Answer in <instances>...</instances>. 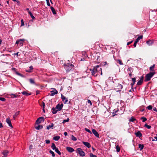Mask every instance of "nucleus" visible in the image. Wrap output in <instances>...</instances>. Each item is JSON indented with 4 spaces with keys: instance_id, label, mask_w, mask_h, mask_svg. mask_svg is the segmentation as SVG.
Segmentation results:
<instances>
[{
    "instance_id": "1",
    "label": "nucleus",
    "mask_w": 157,
    "mask_h": 157,
    "mask_svg": "<svg viewBox=\"0 0 157 157\" xmlns=\"http://www.w3.org/2000/svg\"><path fill=\"white\" fill-rule=\"evenodd\" d=\"M102 70L101 68L99 65L94 67L93 69H90L92 75L94 76H97L98 74L100 71Z\"/></svg>"
},
{
    "instance_id": "2",
    "label": "nucleus",
    "mask_w": 157,
    "mask_h": 157,
    "mask_svg": "<svg viewBox=\"0 0 157 157\" xmlns=\"http://www.w3.org/2000/svg\"><path fill=\"white\" fill-rule=\"evenodd\" d=\"M44 120V118L43 117L38 118L36 122V125L35 128H43V126L39 125V124L43 122Z\"/></svg>"
},
{
    "instance_id": "3",
    "label": "nucleus",
    "mask_w": 157,
    "mask_h": 157,
    "mask_svg": "<svg viewBox=\"0 0 157 157\" xmlns=\"http://www.w3.org/2000/svg\"><path fill=\"white\" fill-rule=\"evenodd\" d=\"M73 65L70 63H67L65 66V68L67 73L73 71L75 69Z\"/></svg>"
},
{
    "instance_id": "4",
    "label": "nucleus",
    "mask_w": 157,
    "mask_h": 157,
    "mask_svg": "<svg viewBox=\"0 0 157 157\" xmlns=\"http://www.w3.org/2000/svg\"><path fill=\"white\" fill-rule=\"evenodd\" d=\"M155 73L156 72L155 71L149 72L146 75L145 77L144 81L145 82L149 81L151 78L155 74Z\"/></svg>"
},
{
    "instance_id": "5",
    "label": "nucleus",
    "mask_w": 157,
    "mask_h": 157,
    "mask_svg": "<svg viewBox=\"0 0 157 157\" xmlns=\"http://www.w3.org/2000/svg\"><path fill=\"white\" fill-rule=\"evenodd\" d=\"M114 86L116 88H115V90L117 92L120 91L123 88V86L121 84L118 83V85L116 83H114Z\"/></svg>"
},
{
    "instance_id": "6",
    "label": "nucleus",
    "mask_w": 157,
    "mask_h": 157,
    "mask_svg": "<svg viewBox=\"0 0 157 157\" xmlns=\"http://www.w3.org/2000/svg\"><path fill=\"white\" fill-rule=\"evenodd\" d=\"M76 152L79 154L80 156L83 157L85 155V153L81 148H78L77 149Z\"/></svg>"
},
{
    "instance_id": "7",
    "label": "nucleus",
    "mask_w": 157,
    "mask_h": 157,
    "mask_svg": "<svg viewBox=\"0 0 157 157\" xmlns=\"http://www.w3.org/2000/svg\"><path fill=\"white\" fill-rule=\"evenodd\" d=\"M63 106V104L62 103L60 105L59 104H58L56 107V109H57V110L59 111H60L62 109Z\"/></svg>"
},
{
    "instance_id": "8",
    "label": "nucleus",
    "mask_w": 157,
    "mask_h": 157,
    "mask_svg": "<svg viewBox=\"0 0 157 157\" xmlns=\"http://www.w3.org/2000/svg\"><path fill=\"white\" fill-rule=\"evenodd\" d=\"M144 78L143 76H141L140 78V79L138 82L136 84V85H137V86L141 85L142 84V83L143 82Z\"/></svg>"
},
{
    "instance_id": "9",
    "label": "nucleus",
    "mask_w": 157,
    "mask_h": 157,
    "mask_svg": "<svg viewBox=\"0 0 157 157\" xmlns=\"http://www.w3.org/2000/svg\"><path fill=\"white\" fill-rule=\"evenodd\" d=\"M12 70L13 71H15V73L16 75L21 77H24V76L22 75L20 73H19L17 71H16V69L15 68H13L12 69Z\"/></svg>"
},
{
    "instance_id": "10",
    "label": "nucleus",
    "mask_w": 157,
    "mask_h": 157,
    "mask_svg": "<svg viewBox=\"0 0 157 157\" xmlns=\"http://www.w3.org/2000/svg\"><path fill=\"white\" fill-rule=\"evenodd\" d=\"M9 153V151L7 150H4L2 152V154L4 155L2 157H6L8 155Z\"/></svg>"
},
{
    "instance_id": "11",
    "label": "nucleus",
    "mask_w": 157,
    "mask_h": 157,
    "mask_svg": "<svg viewBox=\"0 0 157 157\" xmlns=\"http://www.w3.org/2000/svg\"><path fill=\"white\" fill-rule=\"evenodd\" d=\"M93 133L97 137H99V135L97 131L94 129L92 130Z\"/></svg>"
},
{
    "instance_id": "12",
    "label": "nucleus",
    "mask_w": 157,
    "mask_h": 157,
    "mask_svg": "<svg viewBox=\"0 0 157 157\" xmlns=\"http://www.w3.org/2000/svg\"><path fill=\"white\" fill-rule=\"evenodd\" d=\"M6 122L8 124L9 126L13 128V126L11 124L10 120L9 118H7L6 120Z\"/></svg>"
},
{
    "instance_id": "13",
    "label": "nucleus",
    "mask_w": 157,
    "mask_h": 157,
    "mask_svg": "<svg viewBox=\"0 0 157 157\" xmlns=\"http://www.w3.org/2000/svg\"><path fill=\"white\" fill-rule=\"evenodd\" d=\"M66 150L69 152H72L75 151L74 149L72 147H67Z\"/></svg>"
},
{
    "instance_id": "14",
    "label": "nucleus",
    "mask_w": 157,
    "mask_h": 157,
    "mask_svg": "<svg viewBox=\"0 0 157 157\" xmlns=\"http://www.w3.org/2000/svg\"><path fill=\"white\" fill-rule=\"evenodd\" d=\"M132 82L131 83L130 85L131 86L132 88V89L133 86L134 85L136 82V78L135 77L132 78Z\"/></svg>"
},
{
    "instance_id": "15",
    "label": "nucleus",
    "mask_w": 157,
    "mask_h": 157,
    "mask_svg": "<svg viewBox=\"0 0 157 157\" xmlns=\"http://www.w3.org/2000/svg\"><path fill=\"white\" fill-rule=\"evenodd\" d=\"M82 143L84 145L88 148H90L91 147L90 144L88 142L83 141L82 142Z\"/></svg>"
},
{
    "instance_id": "16",
    "label": "nucleus",
    "mask_w": 157,
    "mask_h": 157,
    "mask_svg": "<svg viewBox=\"0 0 157 157\" xmlns=\"http://www.w3.org/2000/svg\"><path fill=\"white\" fill-rule=\"evenodd\" d=\"M135 134L136 136L137 137H140L142 136V134L140 131H138L135 133Z\"/></svg>"
},
{
    "instance_id": "17",
    "label": "nucleus",
    "mask_w": 157,
    "mask_h": 157,
    "mask_svg": "<svg viewBox=\"0 0 157 157\" xmlns=\"http://www.w3.org/2000/svg\"><path fill=\"white\" fill-rule=\"evenodd\" d=\"M60 137L59 136H54L53 138V140L55 141H58L60 139Z\"/></svg>"
},
{
    "instance_id": "18",
    "label": "nucleus",
    "mask_w": 157,
    "mask_h": 157,
    "mask_svg": "<svg viewBox=\"0 0 157 157\" xmlns=\"http://www.w3.org/2000/svg\"><path fill=\"white\" fill-rule=\"evenodd\" d=\"M19 112H20V111H17V112H16L15 114L13 115V120H15V119H16V117L18 115H19Z\"/></svg>"
},
{
    "instance_id": "19",
    "label": "nucleus",
    "mask_w": 157,
    "mask_h": 157,
    "mask_svg": "<svg viewBox=\"0 0 157 157\" xmlns=\"http://www.w3.org/2000/svg\"><path fill=\"white\" fill-rule=\"evenodd\" d=\"M146 43L148 45L150 46L153 44V41L150 40L147 41L146 42Z\"/></svg>"
},
{
    "instance_id": "20",
    "label": "nucleus",
    "mask_w": 157,
    "mask_h": 157,
    "mask_svg": "<svg viewBox=\"0 0 157 157\" xmlns=\"http://www.w3.org/2000/svg\"><path fill=\"white\" fill-rule=\"evenodd\" d=\"M52 109V113L53 114H56L57 112L59 111L57 110V109H56V107L55 108H53Z\"/></svg>"
},
{
    "instance_id": "21",
    "label": "nucleus",
    "mask_w": 157,
    "mask_h": 157,
    "mask_svg": "<svg viewBox=\"0 0 157 157\" xmlns=\"http://www.w3.org/2000/svg\"><path fill=\"white\" fill-rule=\"evenodd\" d=\"M50 8H51V10H52L53 13L54 14H56V12L55 10V9L52 6H51L50 7Z\"/></svg>"
},
{
    "instance_id": "22",
    "label": "nucleus",
    "mask_w": 157,
    "mask_h": 157,
    "mask_svg": "<svg viewBox=\"0 0 157 157\" xmlns=\"http://www.w3.org/2000/svg\"><path fill=\"white\" fill-rule=\"evenodd\" d=\"M25 39H20L17 40L16 44H18L21 41L23 42L25 41Z\"/></svg>"
},
{
    "instance_id": "23",
    "label": "nucleus",
    "mask_w": 157,
    "mask_h": 157,
    "mask_svg": "<svg viewBox=\"0 0 157 157\" xmlns=\"http://www.w3.org/2000/svg\"><path fill=\"white\" fill-rule=\"evenodd\" d=\"M138 145L139 148L140 149V151L142 150L144 148V145L143 144H139Z\"/></svg>"
},
{
    "instance_id": "24",
    "label": "nucleus",
    "mask_w": 157,
    "mask_h": 157,
    "mask_svg": "<svg viewBox=\"0 0 157 157\" xmlns=\"http://www.w3.org/2000/svg\"><path fill=\"white\" fill-rule=\"evenodd\" d=\"M28 13L30 15V16L33 19H35V18L34 17L32 13L30 11H28Z\"/></svg>"
},
{
    "instance_id": "25",
    "label": "nucleus",
    "mask_w": 157,
    "mask_h": 157,
    "mask_svg": "<svg viewBox=\"0 0 157 157\" xmlns=\"http://www.w3.org/2000/svg\"><path fill=\"white\" fill-rule=\"evenodd\" d=\"M33 69V67L32 66H31L29 67V68L28 70H26V71L27 72H30L32 71V70Z\"/></svg>"
},
{
    "instance_id": "26",
    "label": "nucleus",
    "mask_w": 157,
    "mask_h": 157,
    "mask_svg": "<svg viewBox=\"0 0 157 157\" xmlns=\"http://www.w3.org/2000/svg\"><path fill=\"white\" fill-rule=\"evenodd\" d=\"M53 89L55 90L56 91L52 93L50 95L51 96H53L55 94H57L58 93V91L55 89Z\"/></svg>"
},
{
    "instance_id": "27",
    "label": "nucleus",
    "mask_w": 157,
    "mask_h": 157,
    "mask_svg": "<svg viewBox=\"0 0 157 157\" xmlns=\"http://www.w3.org/2000/svg\"><path fill=\"white\" fill-rule=\"evenodd\" d=\"M21 93L23 95H25L26 96H29V95H30L31 94H29V93H27L26 91L22 92Z\"/></svg>"
},
{
    "instance_id": "28",
    "label": "nucleus",
    "mask_w": 157,
    "mask_h": 157,
    "mask_svg": "<svg viewBox=\"0 0 157 157\" xmlns=\"http://www.w3.org/2000/svg\"><path fill=\"white\" fill-rule=\"evenodd\" d=\"M51 147L52 148V149L53 150H55L56 149V148H57V147H56L55 144L54 143L52 144Z\"/></svg>"
},
{
    "instance_id": "29",
    "label": "nucleus",
    "mask_w": 157,
    "mask_h": 157,
    "mask_svg": "<svg viewBox=\"0 0 157 157\" xmlns=\"http://www.w3.org/2000/svg\"><path fill=\"white\" fill-rule=\"evenodd\" d=\"M155 66V64H154L151 67L149 68L150 70L151 71H154Z\"/></svg>"
},
{
    "instance_id": "30",
    "label": "nucleus",
    "mask_w": 157,
    "mask_h": 157,
    "mask_svg": "<svg viewBox=\"0 0 157 157\" xmlns=\"http://www.w3.org/2000/svg\"><path fill=\"white\" fill-rule=\"evenodd\" d=\"M54 126L53 123H50L49 125H48L46 126V128H52Z\"/></svg>"
},
{
    "instance_id": "31",
    "label": "nucleus",
    "mask_w": 157,
    "mask_h": 157,
    "mask_svg": "<svg viewBox=\"0 0 157 157\" xmlns=\"http://www.w3.org/2000/svg\"><path fill=\"white\" fill-rule=\"evenodd\" d=\"M10 96H11V97L12 98H17L18 97V96L16 94H12L10 95Z\"/></svg>"
},
{
    "instance_id": "32",
    "label": "nucleus",
    "mask_w": 157,
    "mask_h": 157,
    "mask_svg": "<svg viewBox=\"0 0 157 157\" xmlns=\"http://www.w3.org/2000/svg\"><path fill=\"white\" fill-rule=\"evenodd\" d=\"M117 62L121 65L123 64L122 60L120 59H118L117 60Z\"/></svg>"
},
{
    "instance_id": "33",
    "label": "nucleus",
    "mask_w": 157,
    "mask_h": 157,
    "mask_svg": "<svg viewBox=\"0 0 157 157\" xmlns=\"http://www.w3.org/2000/svg\"><path fill=\"white\" fill-rule=\"evenodd\" d=\"M139 41V40H138V39H136V40H135V41L134 42V44H133V46H134V47H136V44Z\"/></svg>"
},
{
    "instance_id": "34",
    "label": "nucleus",
    "mask_w": 157,
    "mask_h": 157,
    "mask_svg": "<svg viewBox=\"0 0 157 157\" xmlns=\"http://www.w3.org/2000/svg\"><path fill=\"white\" fill-rule=\"evenodd\" d=\"M136 119L133 117H131V118L129 119V121L130 122H134V121H136Z\"/></svg>"
},
{
    "instance_id": "35",
    "label": "nucleus",
    "mask_w": 157,
    "mask_h": 157,
    "mask_svg": "<svg viewBox=\"0 0 157 157\" xmlns=\"http://www.w3.org/2000/svg\"><path fill=\"white\" fill-rule=\"evenodd\" d=\"M55 151L59 155H60L61 154V153L60 152V151L59 150L58 148H56Z\"/></svg>"
},
{
    "instance_id": "36",
    "label": "nucleus",
    "mask_w": 157,
    "mask_h": 157,
    "mask_svg": "<svg viewBox=\"0 0 157 157\" xmlns=\"http://www.w3.org/2000/svg\"><path fill=\"white\" fill-rule=\"evenodd\" d=\"M29 81L30 82V83L32 84H35V82L32 79L30 78L29 79Z\"/></svg>"
},
{
    "instance_id": "37",
    "label": "nucleus",
    "mask_w": 157,
    "mask_h": 157,
    "mask_svg": "<svg viewBox=\"0 0 157 157\" xmlns=\"http://www.w3.org/2000/svg\"><path fill=\"white\" fill-rule=\"evenodd\" d=\"M71 140L73 141H76L77 139L73 135L71 136Z\"/></svg>"
},
{
    "instance_id": "38",
    "label": "nucleus",
    "mask_w": 157,
    "mask_h": 157,
    "mask_svg": "<svg viewBox=\"0 0 157 157\" xmlns=\"http://www.w3.org/2000/svg\"><path fill=\"white\" fill-rule=\"evenodd\" d=\"M49 153L52 155V157H54L55 156L54 152L52 151V150H50L49 151Z\"/></svg>"
},
{
    "instance_id": "39",
    "label": "nucleus",
    "mask_w": 157,
    "mask_h": 157,
    "mask_svg": "<svg viewBox=\"0 0 157 157\" xmlns=\"http://www.w3.org/2000/svg\"><path fill=\"white\" fill-rule=\"evenodd\" d=\"M116 149L117 150V152H119L120 151V149L118 145H117V146H116Z\"/></svg>"
},
{
    "instance_id": "40",
    "label": "nucleus",
    "mask_w": 157,
    "mask_h": 157,
    "mask_svg": "<svg viewBox=\"0 0 157 157\" xmlns=\"http://www.w3.org/2000/svg\"><path fill=\"white\" fill-rule=\"evenodd\" d=\"M61 98L62 101H64L66 99V97L63 96L62 94H61Z\"/></svg>"
},
{
    "instance_id": "41",
    "label": "nucleus",
    "mask_w": 157,
    "mask_h": 157,
    "mask_svg": "<svg viewBox=\"0 0 157 157\" xmlns=\"http://www.w3.org/2000/svg\"><path fill=\"white\" fill-rule=\"evenodd\" d=\"M147 108L148 110H151L152 109V106L151 105H150L148 106L147 107Z\"/></svg>"
},
{
    "instance_id": "42",
    "label": "nucleus",
    "mask_w": 157,
    "mask_h": 157,
    "mask_svg": "<svg viewBox=\"0 0 157 157\" xmlns=\"http://www.w3.org/2000/svg\"><path fill=\"white\" fill-rule=\"evenodd\" d=\"M141 119L142 120L143 122H145L147 120L146 118L143 117H141Z\"/></svg>"
},
{
    "instance_id": "43",
    "label": "nucleus",
    "mask_w": 157,
    "mask_h": 157,
    "mask_svg": "<svg viewBox=\"0 0 157 157\" xmlns=\"http://www.w3.org/2000/svg\"><path fill=\"white\" fill-rule=\"evenodd\" d=\"M90 157H97L96 155H93L92 153H91L90 154Z\"/></svg>"
},
{
    "instance_id": "44",
    "label": "nucleus",
    "mask_w": 157,
    "mask_h": 157,
    "mask_svg": "<svg viewBox=\"0 0 157 157\" xmlns=\"http://www.w3.org/2000/svg\"><path fill=\"white\" fill-rule=\"evenodd\" d=\"M0 100L2 101H6V99L5 98H4L0 97Z\"/></svg>"
},
{
    "instance_id": "45",
    "label": "nucleus",
    "mask_w": 157,
    "mask_h": 157,
    "mask_svg": "<svg viewBox=\"0 0 157 157\" xmlns=\"http://www.w3.org/2000/svg\"><path fill=\"white\" fill-rule=\"evenodd\" d=\"M69 118H67V119L66 120H63V123H64L66 122H67L69 121Z\"/></svg>"
},
{
    "instance_id": "46",
    "label": "nucleus",
    "mask_w": 157,
    "mask_h": 157,
    "mask_svg": "<svg viewBox=\"0 0 157 157\" xmlns=\"http://www.w3.org/2000/svg\"><path fill=\"white\" fill-rule=\"evenodd\" d=\"M85 129L86 131L90 133V134L92 133L91 131L89 130L88 128H85Z\"/></svg>"
},
{
    "instance_id": "47",
    "label": "nucleus",
    "mask_w": 157,
    "mask_h": 157,
    "mask_svg": "<svg viewBox=\"0 0 157 157\" xmlns=\"http://www.w3.org/2000/svg\"><path fill=\"white\" fill-rule=\"evenodd\" d=\"M87 103L88 104H90V106H91L92 105V102L89 99L87 100Z\"/></svg>"
},
{
    "instance_id": "48",
    "label": "nucleus",
    "mask_w": 157,
    "mask_h": 157,
    "mask_svg": "<svg viewBox=\"0 0 157 157\" xmlns=\"http://www.w3.org/2000/svg\"><path fill=\"white\" fill-rule=\"evenodd\" d=\"M21 26H23L24 25V21L23 19H21Z\"/></svg>"
},
{
    "instance_id": "49",
    "label": "nucleus",
    "mask_w": 157,
    "mask_h": 157,
    "mask_svg": "<svg viewBox=\"0 0 157 157\" xmlns=\"http://www.w3.org/2000/svg\"><path fill=\"white\" fill-rule=\"evenodd\" d=\"M45 105V104L44 102H42L41 104V106H42V107L43 108H44V106Z\"/></svg>"
},
{
    "instance_id": "50",
    "label": "nucleus",
    "mask_w": 157,
    "mask_h": 157,
    "mask_svg": "<svg viewBox=\"0 0 157 157\" xmlns=\"http://www.w3.org/2000/svg\"><path fill=\"white\" fill-rule=\"evenodd\" d=\"M142 38L143 36H140L138 37L137 39H138V40L139 41L140 39H142Z\"/></svg>"
},
{
    "instance_id": "51",
    "label": "nucleus",
    "mask_w": 157,
    "mask_h": 157,
    "mask_svg": "<svg viewBox=\"0 0 157 157\" xmlns=\"http://www.w3.org/2000/svg\"><path fill=\"white\" fill-rule=\"evenodd\" d=\"M46 143L47 144H49L50 143V141L48 140H45Z\"/></svg>"
},
{
    "instance_id": "52",
    "label": "nucleus",
    "mask_w": 157,
    "mask_h": 157,
    "mask_svg": "<svg viewBox=\"0 0 157 157\" xmlns=\"http://www.w3.org/2000/svg\"><path fill=\"white\" fill-rule=\"evenodd\" d=\"M118 111V110L114 109L113 111V114L114 113H117Z\"/></svg>"
},
{
    "instance_id": "53",
    "label": "nucleus",
    "mask_w": 157,
    "mask_h": 157,
    "mask_svg": "<svg viewBox=\"0 0 157 157\" xmlns=\"http://www.w3.org/2000/svg\"><path fill=\"white\" fill-rule=\"evenodd\" d=\"M133 42V40H132L130 42H128L127 43V45H129L130 44H131L132 42Z\"/></svg>"
},
{
    "instance_id": "54",
    "label": "nucleus",
    "mask_w": 157,
    "mask_h": 157,
    "mask_svg": "<svg viewBox=\"0 0 157 157\" xmlns=\"http://www.w3.org/2000/svg\"><path fill=\"white\" fill-rule=\"evenodd\" d=\"M19 44L21 46H22L23 44V42L21 41L19 43Z\"/></svg>"
},
{
    "instance_id": "55",
    "label": "nucleus",
    "mask_w": 157,
    "mask_h": 157,
    "mask_svg": "<svg viewBox=\"0 0 157 157\" xmlns=\"http://www.w3.org/2000/svg\"><path fill=\"white\" fill-rule=\"evenodd\" d=\"M40 91L39 90H37L36 91V95H37L38 94H39L40 93Z\"/></svg>"
},
{
    "instance_id": "56",
    "label": "nucleus",
    "mask_w": 157,
    "mask_h": 157,
    "mask_svg": "<svg viewBox=\"0 0 157 157\" xmlns=\"http://www.w3.org/2000/svg\"><path fill=\"white\" fill-rule=\"evenodd\" d=\"M153 110L154 111L156 112L157 111V110L156 108L155 107H154L153 108Z\"/></svg>"
},
{
    "instance_id": "57",
    "label": "nucleus",
    "mask_w": 157,
    "mask_h": 157,
    "mask_svg": "<svg viewBox=\"0 0 157 157\" xmlns=\"http://www.w3.org/2000/svg\"><path fill=\"white\" fill-rule=\"evenodd\" d=\"M47 5L48 6H50L49 1L48 2H47Z\"/></svg>"
},
{
    "instance_id": "58",
    "label": "nucleus",
    "mask_w": 157,
    "mask_h": 157,
    "mask_svg": "<svg viewBox=\"0 0 157 157\" xmlns=\"http://www.w3.org/2000/svg\"><path fill=\"white\" fill-rule=\"evenodd\" d=\"M32 146L31 145H30L29 147V149H30V150H31V149L32 148Z\"/></svg>"
},
{
    "instance_id": "59",
    "label": "nucleus",
    "mask_w": 157,
    "mask_h": 157,
    "mask_svg": "<svg viewBox=\"0 0 157 157\" xmlns=\"http://www.w3.org/2000/svg\"><path fill=\"white\" fill-rule=\"evenodd\" d=\"M68 100L67 99H67H66L65 101L64 102V103H67L68 102Z\"/></svg>"
},
{
    "instance_id": "60",
    "label": "nucleus",
    "mask_w": 157,
    "mask_h": 157,
    "mask_svg": "<svg viewBox=\"0 0 157 157\" xmlns=\"http://www.w3.org/2000/svg\"><path fill=\"white\" fill-rule=\"evenodd\" d=\"M107 62L105 61L103 63V65L104 66L105 65L107 64Z\"/></svg>"
},
{
    "instance_id": "61",
    "label": "nucleus",
    "mask_w": 157,
    "mask_h": 157,
    "mask_svg": "<svg viewBox=\"0 0 157 157\" xmlns=\"http://www.w3.org/2000/svg\"><path fill=\"white\" fill-rule=\"evenodd\" d=\"M64 135L65 136H66L67 135V133L66 132H64Z\"/></svg>"
},
{
    "instance_id": "62",
    "label": "nucleus",
    "mask_w": 157,
    "mask_h": 157,
    "mask_svg": "<svg viewBox=\"0 0 157 157\" xmlns=\"http://www.w3.org/2000/svg\"><path fill=\"white\" fill-rule=\"evenodd\" d=\"M2 123L0 122V128L2 127Z\"/></svg>"
},
{
    "instance_id": "63",
    "label": "nucleus",
    "mask_w": 157,
    "mask_h": 157,
    "mask_svg": "<svg viewBox=\"0 0 157 157\" xmlns=\"http://www.w3.org/2000/svg\"><path fill=\"white\" fill-rule=\"evenodd\" d=\"M154 138L155 139V140L157 141V136H155L154 137Z\"/></svg>"
},
{
    "instance_id": "64",
    "label": "nucleus",
    "mask_w": 157,
    "mask_h": 157,
    "mask_svg": "<svg viewBox=\"0 0 157 157\" xmlns=\"http://www.w3.org/2000/svg\"><path fill=\"white\" fill-rule=\"evenodd\" d=\"M148 125H147V124H145L144 125V127H147V126H148Z\"/></svg>"
}]
</instances>
